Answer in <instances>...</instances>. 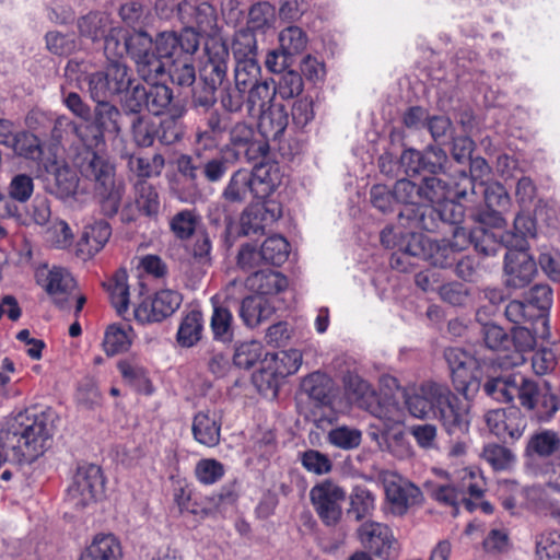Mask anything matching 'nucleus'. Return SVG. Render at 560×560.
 I'll use <instances>...</instances> for the list:
<instances>
[{"label":"nucleus","instance_id":"1","mask_svg":"<svg viewBox=\"0 0 560 560\" xmlns=\"http://www.w3.org/2000/svg\"><path fill=\"white\" fill-rule=\"evenodd\" d=\"M405 405L411 416L438 420L448 434L468 430V407L445 383L424 381L405 392Z\"/></svg>","mask_w":560,"mask_h":560},{"label":"nucleus","instance_id":"2","mask_svg":"<svg viewBox=\"0 0 560 560\" xmlns=\"http://www.w3.org/2000/svg\"><path fill=\"white\" fill-rule=\"evenodd\" d=\"M55 431L50 413L20 412L0 432V467L8 460L33 462L42 455Z\"/></svg>","mask_w":560,"mask_h":560},{"label":"nucleus","instance_id":"3","mask_svg":"<svg viewBox=\"0 0 560 560\" xmlns=\"http://www.w3.org/2000/svg\"><path fill=\"white\" fill-rule=\"evenodd\" d=\"M77 165L81 175L94 183L95 194L101 200L103 213L107 217L115 215L125 194L124 183L116 182L115 165L105 154L93 150H85L78 158Z\"/></svg>","mask_w":560,"mask_h":560},{"label":"nucleus","instance_id":"4","mask_svg":"<svg viewBox=\"0 0 560 560\" xmlns=\"http://www.w3.org/2000/svg\"><path fill=\"white\" fill-rule=\"evenodd\" d=\"M108 34L104 37V51L108 59L121 57L127 52L135 61L137 72L144 81H150L162 71V65L156 59L149 61V50L152 47V37L145 32H136L128 37H124L121 43L118 33L110 27Z\"/></svg>","mask_w":560,"mask_h":560},{"label":"nucleus","instance_id":"5","mask_svg":"<svg viewBox=\"0 0 560 560\" xmlns=\"http://www.w3.org/2000/svg\"><path fill=\"white\" fill-rule=\"evenodd\" d=\"M199 48V34L192 27H186L180 33L173 31L161 32L152 39L148 56L149 61L156 59L162 65V71L150 81L162 80L166 77V66L183 55H194Z\"/></svg>","mask_w":560,"mask_h":560},{"label":"nucleus","instance_id":"6","mask_svg":"<svg viewBox=\"0 0 560 560\" xmlns=\"http://www.w3.org/2000/svg\"><path fill=\"white\" fill-rule=\"evenodd\" d=\"M301 364L302 353L298 349L267 353L253 377L254 383L259 392L267 394L270 390L276 395L281 381L296 373Z\"/></svg>","mask_w":560,"mask_h":560},{"label":"nucleus","instance_id":"7","mask_svg":"<svg viewBox=\"0 0 560 560\" xmlns=\"http://www.w3.org/2000/svg\"><path fill=\"white\" fill-rule=\"evenodd\" d=\"M83 82L93 101L108 100L131 88L133 78L130 69L119 61H110L103 70L84 74Z\"/></svg>","mask_w":560,"mask_h":560},{"label":"nucleus","instance_id":"8","mask_svg":"<svg viewBox=\"0 0 560 560\" xmlns=\"http://www.w3.org/2000/svg\"><path fill=\"white\" fill-rule=\"evenodd\" d=\"M444 358L448 365L455 390L463 395L465 399H472L480 389V381L477 375L479 368L477 359L458 347L445 349Z\"/></svg>","mask_w":560,"mask_h":560},{"label":"nucleus","instance_id":"9","mask_svg":"<svg viewBox=\"0 0 560 560\" xmlns=\"http://www.w3.org/2000/svg\"><path fill=\"white\" fill-rule=\"evenodd\" d=\"M104 478L96 465L78 467L71 485L68 487L66 501L75 510H83L93 504L103 494Z\"/></svg>","mask_w":560,"mask_h":560},{"label":"nucleus","instance_id":"10","mask_svg":"<svg viewBox=\"0 0 560 560\" xmlns=\"http://www.w3.org/2000/svg\"><path fill=\"white\" fill-rule=\"evenodd\" d=\"M533 395H538V384L527 377L518 399L520 406L532 419L538 422L550 421L560 410V387L544 381L538 402H533Z\"/></svg>","mask_w":560,"mask_h":560},{"label":"nucleus","instance_id":"11","mask_svg":"<svg viewBox=\"0 0 560 560\" xmlns=\"http://www.w3.org/2000/svg\"><path fill=\"white\" fill-rule=\"evenodd\" d=\"M346 498V490L329 479L315 485L310 491L312 505L326 526H335L341 520Z\"/></svg>","mask_w":560,"mask_h":560},{"label":"nucleus","instance_id":"12","mask_svg":"<svg viewBox=\"0 0 560 560\" xmlns=\"http://www.w3.org/2000/svg\"><path fill=\"white\" fill-rule=\"evenodd\" d=\"M221 149L236 162L242 159L254 162L268 154L269 144L257 140L255 130L249 125L237 122L230 130L229 142Z\"/></svg>","mask_w":560,"mask_h":560},{"label":"nucleus","instance_id":"13","mask_svg":"<svg viewBox=\"0 0 560 560\" xmlns=\"http://www.w3.org/2000/svg\"><path fill=\"white\" fill-rule=\"evenodd\" d=\"M454 199H446L435 208H424L419 214L415 211H408L407 213L413 221L415 229L434 232L439 229L440 222L453 225L460 223L464 218V208Z\"/></svg>","mask_w":560,"mask_h":560},{"label":"nucleus","instance_id":"14","mask_svg":"<svg viewBox=\"0 0 560 560\" xmlns=\"http://www.w3.org/2000/svg\"><path fill=\"white\" fill-rule=\"evenodd\" d=\"M537 272L535 260L527 252L509 249L504 256V285L510 290L526 288Z\"/></svg>","mask_w":560,"mask_h":560},{"label":"nucleus","instance_id":"15","mask_svg":"<svg viewBox=\"0 0 560 560\" xmlns=\"http://www.w3.org/2000/svg\"><path fill=\"white\" fill-rule=\"evenodd\" d=\"M37 283L46 291L52 302L60 308L65 307L72 291L75 280L71 273L58 266L51 268L42 267L36 271Z\"/></svg>","mask_w":560,"mask_h":560},{"label":"nucleus","instance_id":"16","mask_svg":"<svg viewBox=\"0 0 560 560\" xmlns=\"http://www.w3.org/2000/svg\"><path fill=\"white\" fill-rule=\"evenodd\" d=\"M182 295L170 289L161 290L151 299L136 306L135 318L142 324L161 322L172 315L180 305Z\"/></svg>","mask_w":560,"mask_h":560},{"label":"nucleus","instance_id":"17","mask_svg":"<svg viewBox=\"0 0 560 560\" xmlns=\"http://www.w3.org/2000/svg\"><path fill=\"white\" fill-rule=\"evenodd\" d=\"M385 495L393 514L404 515L409 508L422 500L421 490L410 481L390 475L384 480Z\"/></svg>","mask_w":560,"mask_h":560},{"label":"nucleus","instance_id":"18","mask_svg":"<svg viewBox=\"0 0 560 560\" xmlns=\"http://www.w3.org/2000/svg\"><path fill=\"white\" fill-rule=\"evenodd\" d=\"M468 246L467 231L456 226L452 240L433 241L429 245L427 259L429 264L439 268L453 267L458 253Z\"/></svg>","mask_w":560,"mask_h":560},{"label":"nucleus","instance_id":"19","mask_svg":"<svg viewBox=\"0 0 560 560\" xmlns=\"http://www.w3.org/2000/svg\"><path fill=\"white\" fill-rule=\"evenodd\" d=\"M363 546L375 556L389 559L395 552V538L390 528L382 523L365 522L359 528Z\"/></svg>","mask_w":560,"mask_h":560},{"label":"nucleus","instance_id":"20","mask_svg":"<svg viewBox=\"0 0 560 560\" xmlns=\"http://www.w3.org/2000/svg\"><path fill=\"white\" fill-rule=\"evenodd\" d=\"M485 202L487 210L478 215L482 224L493 228H502L505 224L503 212L508 211L511 205V198L500 183L493 182L483 188Z\"/></svg>","mask_w":560,"mask_h":560},{"label":"nucleus","instance_id":"21","mask_svg":"<svg viewBox=\"0 0 560 560\" xmlns=\"http://www.w3.org/2000/svg\"><path fill=\"white\" fill-rule=\"evenodd\" d=\"M281 217V208L278 203L268 201L248 206L241 217V229L245 235L264 233Z\"/></svg>","mask_w":560,"mask_h":560},{"label":"nucleus","instance_id":"22","mask_svg":"<svg viewBox=\"0 0 560 560\" xmlns=\"http://www.w3.org/2000/svg\"><path fill=\"white\" fill-rule=\"evenodd\" d=\"M526 378V376L520 373L490 377L485 382L482 388L486 395L492 399L510 404L515 399H520Z\"/></svg>","mask_w":560,"mask_h":560},{"label":"nucleus","instance_id":"23","mask_svg":"<svg viewBox=\"0 0 560 560\" xmlns=\"http://www.w3.org/2000/svg\"><path fill=\"white\" fill-rule=\"evenodd\" d=\"M422 190L421 183L417 184L410 179H398L394 187L393 194L395 201L405 206L404 210L398 213L399 220H406L404 225L415 228L413 221L409 218L408 211L422 212Z\"/></svg>","mask_w":560,"mask_h":560},{"label":"nucleus","instance_id":"24","mask_svg":"<svg viewBox=\"0 0 560 560\" xmlns=\"http://www.w3.org/2000/svg\"><path fill=\"white\" fill-rule=\"evenodd\" d=\"M259 114L258 130L266 143L278 141L283 136L289 116L285 107L281 104H271Z\"/></svg>","mask_w":560,"mask_h":560},{"label":"nucleus","instance_id":"25","mask_svg":"<svg viewBox=\"0 0 560 560\" xmlns=\"http://www.w3.org/2000/svg\"><path fill=\"white\" fill-rule=\"evenodd\" d=\"M212 302V313L209 320V328L212 339L222 345H231L235 337L236 323L232 311L224 304L214 299Z\"/></svg>","mask_w":560,"mask_h":560},{"label":"nucleus","instance_id":"26","mask_svg":"<svg viewBox=\"0 0 560 560\" xmlns=\"http://www.w3.org/2000/svg\"><path fill=\"white\" fill-rule=\"evenodd\" d=\"M540 489L536 487H522L516 482H508L500 489L501 504L510 512L516 515L524 508H532V500L540 495Z\"/></svg>","mask_w":560,"mask_h":560},{"label":"nucleus","instance_id":"27","mask_svg":"<svg viewBox=\"0 0 560 560\" xmlns=\"http://www.w3.org/2000/svg\"><path fill=\"white\" fill-rule=\"evenodd\" d=\"M191 431L199 444L214 447L220 443L221 418L214 411H199L194 417Z\"/></svg>","mask_w":560,"mask_h":560},{"label":"nucleus","instance_id":"28","mask_svg":"<svg viewBox=\"0 0 560 560\" xmlns=\"http://www.w3.org/2000/svg\"><path fill=\"white\" fill-rule=\"evenodd\" d=\"M253 176L254 197L264 199L269 197L282 182L280 166L276 162H262L250 172Z\"/></svg>","mask_w":560,"mask_h":560},{"label":"nucleus","instance_id":"29","mask_svg":"<svg viewBox=\"0 0 560 560\" xmlns=\"http://www.w3.org/2000/svg\"><path fill=\"white\" fill-rule=\"evenodd\" d=\"M491 172L490 166L483 158L477 156L470 159V176L465 171H457V177L455 178V196L458 198H466L468 192L476 194L477 184L483 186L486 179L489 177Z\"/></svg>","mask_w":560,"mask_h":560},{"label":"nucleus","instance_id":"30","mask_svg":"<svg viewBox=\"0 0 560 560\" xmlns=\"http://www.w3.org/2000/svg\"><path fill=\"white\" fill-rule=\"evenodd\" d=\"M457 490L460 494L463 505L472 511L474 503L466 498V494L479 499L486 491V480L482 472L477 467H465L457 471Z\"/></svg>","mask_w":560,"mask_h":560},{"label":"nucleus","instance_id":"31","mask_svg":"<svg viewBox=\"0 0 560 560\" xmlns=\"http://www.w3.org/2000/svg\"><path fill=\"white\" fill-rule=\"evenodd\" d=\"M275 313V306L266 296L248 295L240 304L238 315L244 325L255 328L269 319Z\"/></svg>","mask_w":560,"mask_h":560},{"label":"nucleus","instance_id":"32","mask_svg":"<svg viewBox=\"0 0 560 560\" xmlns=\"http://www.w3.org/2000/svg\"><path fill=\"white\" fill-rule=\"evenodd\" d=\"M246 285L256 291V295L266 296L283 291L288 287V280L279 271L261 269L247 277Z\"/></svg>","mask_w":560,"mask_h":560},{"label":"nucleus","instance_id":"33","mask_svg":"<svg viewBox=\"0 0 560 560\" xmlns=\"http://www.w3.org/2000/svg\"><path fill=\"white\" fill-rule=\"evenodd\" d=\"M345 390L351 402L372 413L375 412L376 394L365 380L357 374H348L345 377Z\"/></svg>","mask_w":560,"mask_h":560},{"label":"nucleus","instance_id":"34","mask_svg":"<svg viewBox=\"0 0 560 560\" xmlns=\"http://www.w3.org/2000/svg\"><path fill=\"white\" fill-rule=\"evenodd\" d=\"M552 289L548 284H535L527 293L526 302L533 306L536 323H540L544 330H548L547 312L552 305ZM541 338H549L548 331L539 332Z\"/></svg>","mask_w":560,"mask_h":560},{"label":"nucleus","instance_id":"35","mask_svg":"<svg viewBox=\"0 0 560 560\" xmlns=\"http://www.w3.org/2000/svg\"><path fill=\"white\" fill-rule=\"evenodd\" d=\"M120 558L121 547L118 539L112 534H101L94 537L80 560H120Z\"/></svg>","mask_w":560,"mask_h":560},{"label":"nucleus","instance_id":"36","mask_svg":"<svg viewBox=\"0 0 560 560\" xmlns=\"http://www.w3.org/2000/svg\"><path fill=\"white\" fill-rule=\"evenodd\" d=\"M161 80L147 81V110L152 115L160 116L168 114L173 108H182V106L173 104V91Z\"/></svg>","mask_w":560,"mask_h":560},{"label":"nucleus","instance_id":"37","mask_svg":"<svg viewBox=\"0 0 560 560\" xmlns=\"http://www.w3.org/2000/svg\"><path fill=\"white\" fill-rule=\"evenodd\" d=\"M254 196L253 176L244 168L235 171L222 190V198L230 203H243Z\"/></svg>","mask_w":560,"mask_h":560},{"label":"nucleus","instance_id":"38","mask_svg":"<svg viewBox=\"0 0 560 560\" xmlns=\"http://www.w3.org/2000/svg\"><path fill=\"white\" fill-rule=\"evenodd\" d=\"M422 190V210L424 208H435L439 203L450 198H457L455 196V180L453 186L445 183L441 178L431 176L425 177L421 182Z\"/></svg>","mask_w":560,"mask_h":560},{"label":"nucleus","instance_id":"39","mask_svg":"<svg viewBox=\"0 0 560 560\" xmlns=\"http://www.w3.org/2000/svg\"><path fill=\"white\" fill-rule=\"evenodd\" d=\"M110 235L112 229L107 222L101 220L89 224L82 232L79 242L80 250L93 256L105 246Z\"/></svg>","mask_w":560,"mask_h":560},{"label":"nucleus","instance_id":"40","mask_svg":"<svg viewBox=\"0 0 560 560\" xmlns=\"http://www.w3.org/2000/svg\"><path fill=\"white\" fill-rule=\"evenodd\" d=\"M165 165V159L162 154L142 155L132 153L128 155L127 167L130 173L136 175L138 180L160 176Z\"/></svg>","mask_w":560,"mask_h":560},{"label":"nucleus","instance_id":"41","mask_svg":"<svg viewBox=\"0 0 560 560\" xmlns=\"http://www.w3.org/2000/svg\"><path fill=\"white\" fill-rule=\"evenodd\" d=\"M229 51L225 46H220L214 55L209 54L203 66L201 79L205 84L218 88L226 78Z\"/></svg>","mask_w":560,"mask_h":560},{"label":"nucleus","instance_id":"42","mask_svg":"<svg viewBox=\"0 0 560 560\" xmlns=\"http://www.w3.org/2000/svg\"><path fill=\"white\" fill-rule=\"evenodd\" d=\"M503 233H497L483 226H477L467 231L468 245L472 244L475 249L485 256H494L504 246L501 238Z\"/></svg>","mask_w":560,"mask_h":560},{"label":"nucleus","instance_id":"43","mask_svg":"<svg viewBox=\"0 0 560 560\" xmlns=\"http://www.w3.org/2000/svg\"><path fill=\"white\" fill-rule=\"evenodd\" d=\"M135 334L130 325H109L105 331L103 347L108 355L127 351L133 340Z\"/></svg>","mask_w":560,"mask_h":560},{"label":"nucleus","instance_id":"44","mask_svg":"<svg viewBox=\"0 0 560 560\" xmlns=\"http://www.w3.org/2000/svg\"><path fill=\"white\" fill-rule=\"evenodd\" d=\"M137 210L149 218L160 212V197L156 188L147 180H137L133 185Z\"/></svg>","mask_w":560,"mask_h":560},{"label":"nucleus","instance_id":"45","mask_svg":"<svg viewBox=\"0 0 560 560\" xmlns=\"http://www.w3.org/2000/svg\"><path fill=\"white\" fill-rule=\"evenodd\" d=\"M246 94L247 110L249 115L255 116L262 112V109H267L269 105L273 104L272 101L276 95L273 80H262L258 82L249 88Z\"/></svg>","mask_w":560,"mask_h":560},{"label":"nucleus","instance_id":"46","mask_svg":"<svg viewBox=\"0 0 560 560\" xmlns=\"http://www.w3.org/2000/svg\"><path fill=\"white\" fill-rule=\"evenodd\" d=\"M95 126L102 133L109 132L118 135L121 130V112L108 100L95 101Z\"/></svg>","mask_w":560,"mask_h":560},{"label":"nucleus","instance_id":"47","mask_svg":"<svg viewBox=\"0 0 560 560\" xmlns=\"http://www.w3.org/2000/svg\"><path fill=\"white\" fill-rule=\"evenodd\" d=\"M184 108H173L168 116L161 119L156 126L158 140L165 145H171L178 142L185 132L180 117L183 116Z\"/></svg>","mask_w":560,"mask_h":560},{"label":"nucleus","instance_id":"48","mask_svg":"<svg viewBox=\"0 0 560 560\" xmlns=\"http://www.w3.org/2000/svg\"><path fill=\"white\" fill-rule=\"evenodd\" d=\"M117 368L124 381L131 387L145 394H151V383L147 370L133 359L118 362Z\"/></svg>","mask_w":560,"mask_h":560},{"label":"nucleus","instance_id":"49","mask_svg":"<svg viewBox=\"0 0 560 560\" xmlns=\"http://www.w3.org/2000/svg\"><path fill=\"white\" fill-rule=\"evenodd\" d=\"M535 235V222L532 218L517 214L514 219V232H504L501 235L505 248L522 249L525 247V240Z\"/></svg>","mask_w":560,"mask_h":560},{"label":"nucleus","instance_id":"50","mask_svg":"<svg viewBox=\"0 0 560 560\" xmlns=\"http://www.w3.org/2000/svg\"><path fill=\"white\" fill-rule=\"evenodd\" d=\"M166 75L171 81L182 88H189L196 81V69L192 55H183L175 58L168 65Z\"/></svg>","mask_w":560,"mask_h":560},{"label":"nucleus","instance_id":"51","mask_svg":"<svg viewBox=\"0 0 560 560\" xmlns=\"http://www.w3.org/2000/svg\"><path fill=\"white\" fill-rule=\"evenodd\" d=\"M177 168L179 174L192 184L189 189L178 194V199L185 203H196L201 199V192L196 186L199 166L194 163L190 155L184 154L177 161Z\"/></svg>","mask_w":560,"mask_h":560},{"label":"nucleus","instance_id":"52","mask_svg":"<svg viewBox=\"0 0 560 560\" xmlns=\"http://www.w3.org/2000/svg\"><path fill=\"white\" fill-rule=\"evenodd\" d=\"M276 21V9L267 1L253 4L248 11L247 27L253 33H266Z\"/></svg>","mask_w":560,"mask_h":560},{"label":"nucleus","instance_id":"53","mask_svg":"<svg viewBox=\"0 0 560 560\" xmlns=\"http://www.w3.org/2000/svg\"><path fill=\"white\" fill-rule=\"evenodd\" d=\"M226 125L218 112H212L207 117L206 128L196 132V142L203 149H213L219 145Z\"/></svg>","mask_w":560,"mask_h":560},{"label":"nucleus","instance_id":"54","mask_svg":"<svg viewBox=\"0 0 560 560\" xmlns=\"http://www.w3.org/2000/svg\"><path fill=\"white\" fill-rule=\"evenodd\" d=\"M127 278L126 271L119 270L105 283L112 304L119 315H124L129 305Z\"/></svg>","mask_w":560,"mask_h":560},{"label":"nucleus","instance_id":"55","mask_svg":"<svg viewBox=\"0 0 560 560\" xmlns=\"http://www.w3.org/2000/svg\"><path fill=\"white\" fill-rule=\"evenodd\" d=\"M80 34L90 39L97 40L103 38L110 26V19L104 12H91L78 21Z\"/></svg>","mask_w":560,"mask_h":560},{"label":"nucleus","instance_id":"56","mask_svg":"<svg viewBox=\"0 0 560 560\" xmlns=\"http://www.w3.org/2000/svg\"><path fill=\"white\" fill-rule=\"evenodd\" d=\"M527 450L539 457L558 454L560 453V433L553 430H541L530 438Z\"/></svg>","mask_w":560,"mask_h":560},{"label":"nucleus","instance_id":"57","mask_svg":"<svg viewBox=\"0 0 560 560\" xmlns=\"http://www.w3.org/2000/svg\"><path fill=\"white\" fill-rule=\"evenodd\" d=\"M79 186V177L74 171L63 165L58 166L54 172V183L50 192L59 199H68L75 195Z\"/></svg>","mask_w":560,"mask_h":560},{"label":"nucleus","instance_id":"58","mask_svg":"<svg viewBox=\"0 0 560 560\" xmlns=\"http://www.w3.org/2000/svg\"><path fill=\"white\" fill-rule=\"evenodd\" d=\"M199 223L200 215L195 210L184 209L172 217L170 230L176 238L185 241L195 234Z\"/></svg>","mask_w":560,"mask_h":560},{"label":"nucleus","instance_id":"59","mask_svg":"<svg viewBox=\"0 0 560 560\" xmlns=\"http://www.w3.org/2000/svg\"><path fill=\"white\" fill-rule=\"evenodd\" d=\"M327 442L343 451L354 450L362 442V432L354 427L336 425L328 431Z\"/></svg>","mask_w":560,"mask_h":560},{"label":"nucleus","instance_id":"60","mask_svg":"<svg viewBox=\"0 0 560 560\" xmlns=\"http://www.w3.org/2000/svg\"><path fill=\"white\" fill-rule=\"evenodd\" d=\"M264 262L273 266L282 265L289 257L290 245L288 241L280 236L273 235L265 240L261 247Z\"/></svg>","mask_w":560,"mask_h":560},{"label":"nucleus","instance_id":"61","mask_svg":"<svg viewBox=\"0 0 560 560\" xmlns=\"http://www.w3.org/2000/svg\"><path fill=\"white\" fill-rule=\"evenodd\" d=\"M202 316L199 312L189 313L182 322L177 331V341L183 347H191L201 338Z\"/></svg>","mask_w":560,"mask_h":560},{"label":"nucleus","instance_id":"62","mask_svg":"<svg viewBox=\"0 0 560 560\" xmlns=\"http://www.w3.org/2000/svg\"><path fill=\"white\" fill-rule=\"evenodd\" d=\"M535 547L537 560H560V533L547 530L537 535Z\"/></svg>","mask_w":560,"mask_h":560},{"label":"nucleus","instance_id":"63","mask_svg":"<svg viewBox=\"0 0 560 560\" xmlns=\"http://www.w3.org/2000/svg\"><path fill=\"white\" fill-rule=\"evenodd\" d=\"M14 152L27 160L40 161L43 156V148L40 140L33 133L22 131L13 137L11 145Z\"/></svg>","mask_w":560,"mask_h":560},{"label":"nucleus","instance_id":"64","mask_svg":"<svg viewBox=\"0 0 560 560\" xmlns=\"http://www.w3.org/2000/svg\"><path fill=\"white\" fill-rule=\"evenodd\" d=\"M261 69L257 59L240 60L235 65L234 81L237 86L247 91L260 82Z\"/></svg>","mask_w":560,"mask_h":560}]
</instances>
